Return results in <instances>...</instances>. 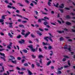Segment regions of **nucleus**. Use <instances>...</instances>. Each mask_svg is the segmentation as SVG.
<instances>
[{
  "mask_svg": "<svg viewBox=\"0 0 75 75\" xmlns=\"http://www.w3.org/2000/svg\"><path fill=\"white\" fill-rule=\"evenodd\" d=\"M64 48L65 50V51H67V50H68L69 51H71V48L70 46H67V45H65L64 47Z\"/></svg>",
  "mask_w": 75,
  "mask_h": 75,
  "instance_id": "nucleus-1",
  "label": "nucleus"
},
{
  "mask_svg": "<svg viewBox=\"0 0 75 75\" xmlns=\"http://www.w3.org/2000/svg\"><path fill=\"white\" fill-rule=\"evenodd\" d=\"M0 54L1 55V56H3L4 57H1V59H3L4 61H6V59H5V57H6V56H5V54H4L0 52Z\"/></svg>",
  "mask_w": 75,
  "mask_h": 75,
  "instance_id": "nucleus-2",
  "label": "nucleus"
},
{
  "mask_svg": "<svg viewBox=\"0 0 75 75\" xmlns=\"http://www.w3.org/2000/svg\"><path fill=\"white\" fill-rule=\"evenodd\" d=\"M21 34L22 35H24V37H25V38H27V36H28V35H29V34H30V32H28L27 33L25 34L24 32H22Z\"/></svg>",
  "mask_w": 75,
  "mask_h": 75,
  "instance_id": "nucleus-3",
  "label": "nucleus"
},
{
  "mask_svg": "<svg viewBox=\"0 0 75 75\" xmlns=\"http://www.w3.org/2000/svg\"><path fill=\"white\" fill-rule=\"evenodd\" d=\"M29 48L31 49V50L33 51V52H35V49L34 48H33V45H30L28 46Z\"/></svg>",
  "mask_w": 75,
  "mask_h": 75,
  "instance_id": "nucleus-4",
  "label": "nucleus"
},
{
  "mask_svg": "<svg viewBox=\"0 0 75 75\" xmlns=\"http://www.w3.org/2000/svg\"><path fill=\"white\" fill-rule=\"evenodd\" d=\"M64 57H65L62 60L63 61H66V59H67L66 58H69V57L67 56H64Z\"/></svg>",
  "mask_w": 75,
  "mask_h": 75,
  "instance_id": "nucleus-5",
  "label": "nucleus"
},
{
  "mask_svg": "<svg viewBox=\"0 0 75 75\" xmlns=\"http://www.w3.org/2000/svg\"><path fill=\"white\" fill-rule=\"evenodd\" d=\"M47 38H48V39H49V40H51V37H46L44 38V39H45V40H46L47 41V42H48V39H47Z\"/></svg>",
  "mask_w": 75,
  "mask_h": 75,
  "instance_id": "nucleus-6",
  "label": "nucleus"
},
{
  "mask_svg": "<svg viewBox=\"0 0 75 75\" xmlns=\"http://www.w3.org/2000/svg\"><path fill=\"white\" fill-rule=\"evenodd\" d=\"M11 44H12V43L11 42L10 43V44L8 45L7 46V48L8 49H11Z\"/></svg>",
  "mask_w": 75,
  "mask_h": 75,
  "instance_id": "nucleus-7",
  "label": "nucleus"
},
{
  "mask_svg": "<svg viewBox=\"0 0 75 75\" xmlns=\"http://www.w3.org/2000/svg\"><path fill=\"white\" fill-rule=\"evenodd\" d=\"M25 42V41H24V40H22L21 41H19V42L20 43V44H23V43H24Z\"/></svg>",
  "mask_w": 75,
  "mask_h": 75,
  "instance_id": "nucleus-8",
  "label": "nucleus"
},
{
  "mask_svg": "<svg viewBox=\"0 0 75 75\" xmlns=\"http://www.w3.org/2000/svg\"><path fill=\"white\" fill-rule=\"evenodd\" d=\"M10 57H11V58L12 59H9V60H11V59L12 60H13V59H16V58H15V57H13V56H10Z\"/></svg>",
  "mask_w": 75,
  "mask_h": 75,
  "instance_id": "nucleus-9",
  "label": "nucleus"
},
{
  "mask_svg": "<svg viewBox=\"0 0 75 75\" xmlns=\"http://www.w3.org/2000/svg\"><path fill=\"white\" fill-rule=\"evenodd\" d=\"M27 70L28 71V74L29 75H33V74L28 69Z\"/></svg>",
  "mask_w": 75,
  "mask_h": 75,
  "instance_id": "nucleus-10",
  "label": "nucleus"
},
{
  "mask_svg": "<svg viewBox=\"0 0 75 75\" xmlns=\"http://www.w3.org/2000/svg\"><path fill=\"white\" fill-rule=\"evenodd\" d=\"M64 4H61V6H59V8H64Z\"/></svg>",
  "mask_w": 75,
  "mask_h": 75,
  "instance_id": "nucleus-11",
  "label": "nucleus"
},
{
  "mask_svg": "<svg viewBox=\"0 0 75 75\" xmlns=\"http://www.w3.org/2000/svg\"><path fill=\"white\" fill-rule=\"evenodd\" d=\"M57 33H64V31L62 30V31H61V30H58L57 31Z\"/></svg>",
  "mask_w": 75,
  "mask_h": 75,
  "instance_id": "nucleus-12",
  "label": "nucleus"
},
{
  "mask_svg": "<svg viewBox=\"0 0 75 75\" xmlns=\"http://www.w3.org/2000/svg\"><path fill=\"white\" fill-rule=\"evenodd\" d=\"M9 25V27H11V28H12L13 27V26H12V24H13V23H8Z\"/></svg>",
  "mask_w": 75,
  "mask_h": 75,
  "instance_id": "nucleus-13",
  "label": "nucleus"
},
{
  "mask_svg": "<svg viewBox=\"0 0 75 75\" xmlns=\"http://www.w3.org/2000/svg\"><path fill=\"white\" fill-rule=\"evenodd\" d=\"M66 18H67V19H69L71 18V17L69 15H67L66 16Z\"/></svg>",
  "mask_w": 75,
  "mask_h": 75,
  "instance_id": "nucleus-14",
  "label": "nucleus"
},
{
  "mask_svg": "<svg viewBox=\"0 0 75 75\" xmlns=\"http://www.w3.org/2000/svg\"><path fill=\"white\" fill-rule=\"evenodd\" d=\"M66 24H67V25H71V23L70 22H67L66 23Z\"/></svg>",
  "mask_w": 75,
  "mask_h": 75,
  "instance_id": "nucleus-15",
  "label": "nucleus"
},
{
  "mask_svg": "<svg viewBox=\"0 0 75 75\" xmlns=\"http://www.w3.org/2000/svg\"><path fill=\"white\" fill-rule=\"evenodd\" d=\"M11 62H13V63H14V64H17V60H15L14 61L13 60L11 61Z\"/></svg>",
  "mask_w": 75,
  "mask_h": 75,
  "instance_id": "nucleus-16",
  "label": "nucleus"
},
{
  "mask_svg": "<svg viewBox=\"0 0 75 75\" xmlns=\"http://www.w3.org/2000/svg\"><path fill=\"white\" fill-rule=\"evenodd\" d=\"M23 51L25 53H27L28 52L27 50H23Z\"/></svg>",
  "mask_w": 75,
  "mask_h": 75,
  "instance_id": "nucleus-17",
  "label": "nucleus"
},
{
  "mask_svg": "<svg viewBox=\"0 0 75 75\" xmlns=\"http://www.w3.org/2000/svg\"><path fill=\"white\" fill-rule=\"evenodd\" d=\"M54 4V6H55L56 7H59L58 6L59 5V4L58 3H57L56 5H55V4Z\"/></svg>",
  "mask_w": 75,
  "mask_h": 75,
  "instance_id": "nucleus-18",
  "label": "nucleus"
},
{
  "mask_svg": "<svg viewBox=\"0 0 75 75\" xmlns=\"http://www.w3.org/2000/svg\"><path fill=\"white\" fill-rule=\"evenodd\" d=\"M43 57H43V56L41 55H39L38 57V58H42Z\"/></svg>",
  "mask_w": 75,
  "mask_h": 75,
  "instance_id": "nucleus-19",
  "label": "nucleus"
},
{
  "mask_svg": "<svg viewBox=\"0 0 75 75\" xmlns=\"http://www.w3.org/2000/svg\"><path fill=\"white\" fill-rule=\"evenodd\" d=\"M44 25H46L47 24H48L49 23L48 22H45L44 23Z\"/></svg>",
  "mask_w": 75,
  "mask_h": 75,
  "instance_id": "nucleus-20",
  "label": "nucleus"
},
{
  "mask_svg": "<svg viewBox=\"0 0 75 75\" xmlns=\"http://www.w3.org/2000/svg\"><path fill=\"white\" fill-rule=\"evenodd\" d=\"M8 35L11 38H13V35H11L10 33H8Z\"/></svg>",
  "mask_w": 75,
  "mask_h": 75,
  "instance_id": "nucleus-21",
  "label": "nucleus"
},
{
  "mask_svg": "<svg viewBox=\"0 0 75 75\" xmlns=\"http://www.w3.org/2000/svg\"><path fill=\"white\" fill-rule=\"evenodd\" d=\"M7 74L6 73H4V75H9V72L8 71H7Z\"/></svg>",
  "mask_w": 75,
  "mask_h": 75,
  "instance_id": "nucleus-22",
  "label": "nucleus"
},
{
  "mask_svg": "<svg viewBox=\"0 0 75 75\" xmlns=\"http://www.w3.org/2000/svg\"><path fill=\"white\" fill-rule=\"evenodd\" d=\"M23 65L24 66H25V67H28V64L27 63L24 64Z\"/></svg>",
  "mask_w": 75,
  "mask_h": 75,
  "instance_id": "nucleus-23",
  "label": "nucleus"
},
{
  "mask_svg": "<svg viewBox=\"0 0 75 75\" xmlns=\"http://www.w3.org/2000/svg\"><path fill=\"white\" fill-rule=\"evenodd\" d=\"M42 43L43 44V45H48V43H47V42H46L45 43L44 42H42Z\"/></svg>",
  "mask_w": 75,
  "mask_h": 75,
  "instance_id": "nucleus-24",
  "label": "nucleus"
},
{
  "mask_svg": "<svg viewBox=\"0 0 75 75\" xmlns=\"http://www.w3.org/2000/svg\"><path fill=\"white\" fill-rule=\"evenodd\" d=\"M2 70H1L0 71L1 72H3V71H4V67L3 66L2 67Z\"/></svg>",
  "mask_w": 75,
  "mask_h": 75,
  "instance_id": "nucleus-25",
  "label": "nucleus"
},
{
  "mask_svg": "<svg viewBox=\"0 0 75 75\" xmlns=\"http://www.w3.org/2000/svg\"><path fill=\"white\" fill-rule=\"evenodd\" d=\"M64 40V39L62 37L60 38H59V40H60V41H63V40Z\"/></svg>",
  "mask_w": 75,
  "mask_h": 75,
  "instance_id": "nucleus-26",
  "label": "nucleus"
},
{
  "mask_svg": "<svg viewBox=\"0 0 75 75\" xmlns=\"http://www.w3.org/2000/svg\"><path fill=\"white\" fill-rule=\"evenodd\" d=\"M51 63V61H50L48 62L47 64V65H50Z\"/></svg>",
  "mask_w": 75,
  "mask_h": 75,
  "instance_id": "nucleus-27",
  "label": "nucleus"
},
{
  "mask_svg": "<svg viewBox=\"0 0 75 75\" xmlns=\"http://www.w3.org/2000/svg\"><path fill=\"white\" fill-rule=\"evenodd\" d=\"M6 16H6V15L2 16V19H5V17H5Z\"/></svg>",
  "mask_w": 75,
  "mask_h": 75,
  "instance_id": "nucleus-28",
  "label": "nucleus"
},
{
  "mask_svg": "<svg viewBox=\"0 0 75 75\" xmlns=\"http://www.w3.org/2000/svg\"><path fill=\"white\" fill-rule=\"evenodd\" d=\"M19 27H23V28H24V25H19Z\"/></svg>",
  "mask_w": 75,
  "mask_h": 75,
  "instance_id": "nucleus-29",
  "label": "nucleus"
},
{
  "mask_svg": "<svg viewBox=\"0 0 75 75\" xmlns=\"http://www.w3.org/2000/svg\"><path fill=\"white\" fill-rule=\"evenodd\" d=\"M4 2L6 3V4H8V3H8V0H6L4 1Z\"/></svg>",
  "mask_w": 75,
  "mask_h": 75,
  "instance_id": "nucleus-30",
  "label": "nucleus"
},
{
  "mask_svg": "<svg viewBox=\"0 0 75 75\" xmlns=\"http://www.w3.org/2000/svg\"><path fill=\"white\" fill-rule=\"evenodd\" d=\"M31 66H32V68H34V67H35V65L34 64H32L31 65Z\"/></svg>",
  "mask_w": 75,
  "mask_h": 75,
  "instance_id": "nucleus-31",
  "label": "nucleus"
},
{
  "mask_svg": "<svg viewBox=\"0 0 75 75\" xmlns=\"http://www.w3.org/2000/svg\"><path fill=\"white\" fill-rule=\"evenodd\" d=\"M36 65L37 67H40V63H39L37 62L36 63Z\"/></svg>",
  "mask_w": 75,
  "mask_h": 75,
  "instance_id": "nucleus-32",
  "label": "nucleus"
},
{
  "mask_svg": "<svg viewBox=\"0 0 75 75\" xmlns=\"http://www.w3.org/2000/svg\"><path fill=\"white\" fill-rule=\"evenodd\" d=\"M70 14L72 16H75V13H74L73 12H71L70 13Z\"/></svg>",
  "mask_w": 75,
  "mask_h": 75,
  "instance_id": "nucleus-33",
  "label": "nucleus"
},
{
  "mask_svg": "<svg viewBox=\"0 0 75 75\" xmlns=\"http://www.w3.org/2000/svg\"><path fill=\"white\" fill-rule=\"evenodd\" d=\"M57 73L58 74H61V71L59 70L58 71Z\"/></svg>",
  "mask_w": 75,
  "mask_h": 75,
  "instance_id": "nucleus-34",
  "label": "nucleus"
},
{
  "mask_svg": "<svg viewBox=\"0 0 75 75\" xmlns=\"http://www.w3.org/2000/svg\"><path fill=\"white\" fill-rule=\"evenodd\" d=\"M25 70V68L22 67L21 68V71H24Z\"/></svg>",
  "mask_w": 75,
  "mask_h": 75,
  "instance_id": "nucleus-35",
  "label": "nucleus"
},
{
  "mask_svg": "<svg viewBox=\"0 0 75 75\" xmlns=\"http://www.w3.org/2000/svg\"><path fill=\"white\" fill-rule=\"evenodd\" d=\"M34 11L36 15H37V14H38V12H37V11Z\"/></svg>",
  "mask_w": 75,
  "mask_h": 75,
  "instance_id": "nucleus-36",
  "label": "nucleus"
},
{
  "mask_svg": "<svg viewBox=\"0 0 75 75\" xmlns=\"http://www.w3.org/2000/svg\"><path fill=\"white\" fill-rule=\"evenodd\" d=\"M4 21V20L3 19H0V23H2V22H3Z\"/></svg>",
  "mask_w": 75,
  "mask_h": 75,
  "instance_id": "nucleus-37",
  "label": "nucleus"
},
{
  "mask_svg": "<svg viewBox=\"0 0 75 75\" xmlns=\"http://www.w3.org/2000/svg\"><path fill=\"white\" fill-rule=\"evenodd\" d=\"M16 16H18V17H21V18H23V17L21 15H19L18 14H16Z\"/></svg>",
  "mask_w": 75,
  "mask_h": 75,
  "instance_id": "nucleus-38",
  "label": "nucleus"
},
{
  "mask_svg": "<svg viewBox=\"0 0 75 75\" xmlns=\"http://www.w3.org/2000/svg\"><path fill=\"white\" fill-rule=\"evenodd\" d=\"M27 23V21H22L23 23Z\"/></svg>",
  "mask_w": 75,
  "mask_h": 75,
  "instance_id": "nucleus-39",
  "label": "nucleus"
},
{
  "mask_svg": "<svg viewBox=\"0 0 75 75\" xmlns=\"http://www.w3.org/2000/svg\"><path fill=\"white\" fill-rule=\"evenodd\" d=\"M25 2H26L27 3V4H29V1H27V0H25Z\"/></svg>",
  "mask_w": 75,
  "mask_h": 75,
  "instance_id": "nucleus-40",
  "label": "nucleus"
},
{
  "mask_svg": "<svg viewBox=\"0 0 75 75\" xmlns=\"http://www.w3.org/2000/svg\"><path fill=\"white\" fill-rule=\"evenodd\" d=\"M41 21H42L41 19H39L38 20V22H39V23H41Z\"/></svg>",
  "mask_w": 75,
  "mask_h": 75,
  "instance_id": "nucleus-41",
  "label": "nucleus"
},
{
  "mask_svg": "<svg viewBox=\"0 0 75 75\" xmlns=\"http://www.w3.org/2000/svg\"><path fill=\"white\" fill-rule=\"evenodd\" d=\"M44 18L45 19H47V20H49V18L46 16H45L44 17Z\"/></svg>",
  "mask_w": 75,
  "mask_h": 75,
  "instance_id": "nucleus-42",
  "label": "nucleus"
},
{
  "mask_svg": "<svg viewBox=\"0 0 75 75\" xmlns=\"http://www.w3.org/2000/svg\"><path fill=\"white\" fill-rule=\"evenodd\" d=\"M39 30H40V31H44L41 28H39Z\"/></svg>",
  "mask_w": 75,
  "mask_h": 75,
  "instance_id": "nucleus-43",
  "label": "nucleus"
},
{
  "mask_svg": "<svg viewBox=\"0 0 75 75\" xmlns=\"http://www.w3.org/2000/svg\"><path fill=\"white\" fill-rule=\"evenodd\" d=\"M32 3H35V5H36V4H37V3L35 1H32Z\"/></svg>",
  "mask_w": 75,
  "mask_h": 75,
  "instance_id": "nucleus-44",
  "label": "nucleus"
},
{
  "mask_svg": "<svg viewBox=\"0 0 75 75\" xmlns=\"http://www.w3.org/2000/svg\"><path fill=\"white\" fill-rule=\"evenodd\" d=\"M17 59L18 60H20L21 59V58L20 57H18Z\"/></svg>",
  "mask_w": 75,
  "mask_h": 75,
  "instance_id": "nucleus-45",
  "label": "nucleus"
},
{
  "mask_svg": "<svg viewBox=\"0 0 75 75\" xmlns=\"http://www.w3.org/2000/svg\"><path fill=\"white\" fill-rule=\"evenodd\" d=\"M42 14H45L46 15H47V14H48V13H43V11H42Z\"/></svg>",
  "mask_w": 75,
  "mask_h": 75,
  "instance_id": "nucleus-46",
  "label": "nucleus"
},
{
  "mask_svg": "<svg viewBox=\"0 0 75 75\" xmlns=\"http://www.w3.org/2000/svg\"><path fill=\"white\" fill-rule=\"evenodd\" d=\"M68 65H66V66H64V68H68Z\"/></svg>",
  "mask_w": 75,
  "mask_h": 75,
  "instance_id": "nucleus-47",
  "label": "nucleus"
},
{
  "mask_svg": "<svg viewBox=\"0 0 75 75\" xmlns=\"http://www.w3.org/2000/svg\"><path fill=\"white\" fill-rule=\"evenodd\" d=\"M48 49H49V50H51V49H52V47L51 46H49L48 47Z\"/></svg>",
  "mask_w": 75,
  "mask_h": 75,
  "instance_id": "nucleus-48",
  "label": "nucleus"
},
{
  "mask_svg": "<svg viewBox=\"0 0 75 75\" xmlns=\"http://www.w3.org/2000/svg\"><path fill=\"white\" fill-rule=\"evenodd\" d=\"M31 36L32 37H33V38H34L35 37V36H34V35L33 34H31Z\"/></svg>",
  "mask_w": 75,
  "mask_h": 75,
  "instance_id": "nucleus-49",
  "label": "nucleus"
},
{
  "mask_svg": "<svg viewBox=\"0 0 75 75\" xmlns=\"http://www.w3.org/2000/svg\"><path fill=\"white\" fill-rule=\"evenodd\" d=\"M32 56L33 58H36V56H35L34 55H32Z\"/></svg>",
  "mask_w": 75,
  "mask_h": 75,
  "instance_id": "nucleus-50",
  "label": "nucleus"
},
{
  "mask_svg": "<svg viewBox=\"0 0 75 75\" xmlns=\"http://www.w3.org/2000/svg\"><path fill=\"white\" fill-rule=\"evenodd\" d=\"M70 61H68V64L69 65V66H70L71 65L70 64Z\"/></svg>",
  "mask_w": 75,
  "mask_h": 75,
  "instance_id": "nucleus-51",
  "label": "nucleus"
},
{
  "mask_svg": "<svg viewBox=\"0 0 75 75\" xmlns=\"http://www.w3.org/2000/svg\"><path fill=\"white\" fill-rule=\"evenodd\" d=\"M23 18L24 20H28V19L27 18H25V17H23Z\"/></svg>",
  "mask_w": 75,
  "mask_h": 75,
  "instance_id": "nucleus-52",
  "label": "nucleus"
},
{
  "mask_svg": "<svg viewBox=\"0 0 75 75\" xmlns=\"http://www.w3.org/2000/svg\"><path fill=\"white\" fill-rule=\"evenodd\" d=\"M51 4V2H48V5L50 6H51V5H50Z\"/></svg>",
  "mask_w": 75,
  "mask_h": 75,
  "instance_id": "nucleus-53",
  "label": "nucleus"
},
{
  "mask_svg": "<svg viewBox=\"0 0 75 75\" xmlns=\"http://www.w3.org/2000/svg\"><path fill=\"white\" fill-rule=\"evenodd\" d=\"M8 8H12V7H11V6H10V5H8Z\"/></svg>",
  "mask_w": 75,
  "mask_h": 75,
  "instance_id": "nucleus-54",
  "label": "nucleus"
},
{
  "mask_svg": "<svg viewBox=\"0 0 75 75\" xmlns=\"http://www.w3.org/2000/svg\"><path fill=\"white\" fill-rule=\"evenodd\" d=\"M59 10L61 12V13H63L64 11L62 9H59Z\"/></svg>",
  "mask_w": 75,
  "mask_h": 75,
  "instance_id": "nucleus-55",
  "label": "nucleus"
},
{
  "mask_svg": "<svg viewBox=\"0 0 75 75\" xmlns=\"http://www.w3.org/2000/svg\"><path fill=\"white\" fill-rule=\"evenodd\" d=\"M30 5V6H34V4H33V3H31Z\"/></svg>",
  "mask_w": 75,
  "mask_h": 75,
  "instance_id": "nucleus-56",
  "label": "nucleus"
},
{
  "mask_svg": "<svg viewBox=\"0 0 75 75\" xmlns=\"http://www.w3.org/2000/svg\"><path fill=\"white\" fill-rule=\"evenodd\" d=\"M20 37H21V35H19L17 37V38H20Z\"/></svg>",
  "mask_w": 75,
  "mask_h": 75,
  "instance_id": "nucleus-57",
  "label": "nucleus"
},
{
  "mask_svg": "<svg viewBox=\"0 0 75 75\" xmlns=\"http://www.w3.org/2000/svg\"><path fill=\"white\" fill-rule=\"evenodd\" d=\"M0 34H1V35H4V33L2 32Z\"/></svg>",
  "mask_w": 75,
  "mask_h": 75,
  "instance_id": "nucleus-58",
  "label": "nucleus"
},
{
  "mask_svg": "<svg viewBox=\"0 0 75 75\" xmlns=\"http://www.w3.org/2000/svg\"><path fill=\"white\" fill-rule=\"evenodd\" d=\"M38 35H39L40 36H41V35H42V33H39L38 34Z\"/></svg>",
  "mask_w": 75,
  "mask_h": 75,
  "instance_id": "nucleus-59",
  "label": "nucleus"
},
{
  "mask_svg": "<svg viewBox=\"0 0 75 75\" xmlns=\"http://www.w3.org/2000/svg\"><path fill=\"white\" fill-rule=\"evenodd\" d=\"M65 10H69V8H65Z\"/></svg>",
  "mask_w": 75,
  "mask_h": 75,
  "instance_id": "nucleus-60",
  "label": "nucleus"
},
{
  "mask_svg": "<svg viewBox=\"0 0 75 75\" xmlns=\"http://www.w3.org/2000/svg\"><path fill=\"white\" fill-rule=\"evenodd\" d=\"M16 69L18 70H20V68L17 67H16Z\"/></svg>",
  "mask_w": 75,
  "mask_h": 75,
  "instance_id": "nucleus-61",
  "label": "nucleus"
},
{
  "mask_svg": "<svg viewBox=\"0 0 75 75\" xmlns=\"http://www.w3.org/2000/svg\"><path fill=\"white\" fill-rule=\"evenodd\" d=\"M57 21L58 23H59V24H61V21L59 20H57Z\"/></svg>",
  "mask_w": 75,
  "mask_h": 75,
  "instance_id": "nucleus-62",
  "label": "nucleus"
},
{
  "mask_svg": "<svg viewBox=\"0 0 75 75\" xmlns=\"http://www.w3.org/2000/svg\"><path fill=\"white\" fill-rule=\"evenodd\" d=\"M4 50L3 49H0V51H2Z\"/></svg>",
  "mask_w": 75,
  "mask_h": 75,
  "instance_id": "nucleus-63",
  "label": "nucleus"
},
{
  "mask_svg": "<svg viewBox=\"0 0 75 75\" xmlns=\"http://www.w3.org/2000/svg\"><path fill=\"white\" fill-rule=\"evenodd\" d=\"M39 61L40 64H42V59H41Z\"/></svg>",
  "mask_w": 75,
  "mask_h": 75,
  "instance_id": "nucleus-64",
  "label": "nucleus"
}]
</instances>
